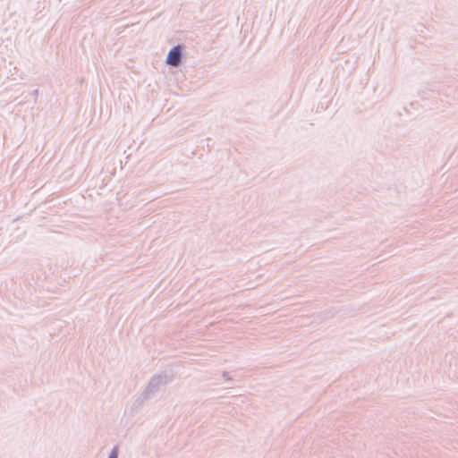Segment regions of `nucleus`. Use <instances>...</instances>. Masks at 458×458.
<instances>
[{"instance_id": "1", "label": "nucleus", "mask_w": 458, "mask_h": 458, "mask_svg": "<svg viewBox=\"0 0 458 458\" xmlns=\"http://www.w3.org/2000/svg\"><path fill=\"white\" fill-rule=\"evenodd\" d=\"M181 60V48L180 47H174L171 49L167 55L166 62L168 64L177 66Z\"/></svg>"}, {"instance_id": "2", "label": "nucleus", "mask_w": 458, "mask_h": 458, "mask_svg": "<svg viewBox=\"0 0 458 458\" xmlns=\"http://www.w3.org/2000/svg\"><path fill=\"white\" fill-rule=\"evenodd\" d=\"M117 456H118V449H117V447H114L112 450V452H111V454L109 455V458H117Z\"/></svg>"}]
</instances>
